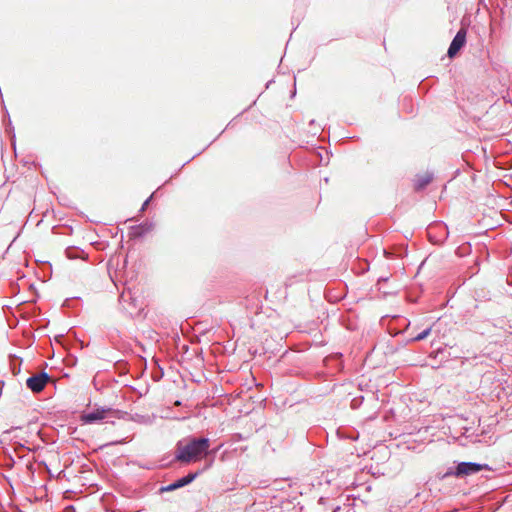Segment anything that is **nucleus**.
Returning <instances> with one entry per match:
<instances>
[{
    "instance_id": "8",
    "label": "nucleus",
    "mask_w": 512,
    "mask_h": 512,
    "mask_svg": "<svg viewBox=\"0 0 512 512\" xmlns=\"http://www.w3.org/2000/svg\"><path fill=\"white\" fill-rule=\"evenodd\" d=\"M155 418H156V416L154 414L152 416H150V415H142L139 413L131 414V413L127 412L126 418H123V419L134 421L139 424H150L153 422V420Z\"/></svg>"
},
{
    "instance_id": "7",
    "label": "nucleus",
    "mask_w": 512,
    "mask_h": 512,
    "mask_svg": "<svg viewBox=\"0 0 512 512\" xmlns=\"http://www.w3.org/2000/svg\"><path fill=\"white\" fill-rule=\"evenodd\" d=\"M198 475H199V472L189 473L188 475L176 480L175 482H173L167 486H162V493L174 491L178 488L184 487V486L190 484L192 481H194Z\"/></svg>"
},
{
    "instance_id": "10",
    "label": "nucleus",
    "mask_w": 512,
    "mask_h": 512,
    "mask_svg": "<svg viewBox=\"0 0 512 512\" xmlns=\"http://www.w3.org/2000/svg\"><path fill=\"white\" fill-rule=\"evenodd\" d=\"M65 255L68 259H83L87 257L84 250L77 246H69L65 249Z\"/></svg>"
},
{
    "instance_id": "17",
    "label": "nucleus",
    "mask_w": 512,
    "mask_h": 512,
    "mask_svg": "<svg viewBox=\"0 0 512 512\" xmlns=\"http://www.w3.org/2000/svg\"><path fill=\"white\" fill-rule=\"evenodd\" d=\"M22 316L24 318H26V319H29V318H32V317L36 316V308H33L30 311H24Z\"/></svg>"
},
{
    "instance_id": "2",
    "label": "nucleus",
    "mask_w": 512,
    "mask_h": 512,
    "mask_svg": "<svg viewBox=\"0 0 512 512\" xmlns=\"http://www.w3.org/2000/svg\"><path fill=\"white\" fill-rule=\"evenodd\" d=\"M127 411H123L120 409H114L112 407L105 406H97L90 412L82 413L80 416V421L82 424H97L102 422L104 419L108 417L112 418H126Z\"/></svg>"
},
{
    "instance_id": "20",
    "label": "nucleus",
    "mask_w": 512,
    "mask_h": 512,
    "mask_svg": "<svg viewBox=\"0 0 512 512\" xmlns=\"http://www.w3.org/2000/svg\"><path fill=\"white\" fill-rule=\"evenodd\" d=\"M25 303H26L25 301H23V302L19 303V304L17 305V307H16V308H17V310H18V311H22V306H23Z\"/></svg>"
},
{
    "instance_id": "18",
    "label": "nucleus",
    "mask_w": 512,
    "mask_h": 512,
    "mask_svg": "<svg viewBox=\"0 0 512 512\" xmlns=\"http://www.w3.org/2000/svg\"><path fill=\"white\" fill-rule=\"evenodd\" d=\"M165 417H166V418H185V416H172V415L170 414V412H167V413L165 414Z\"/></svg>"
},
{
    "instance_id": "9",
    "label": "nucleus",
    "mask_w": 512,
    "mask_h": 512,
    "mask_svg": "<svg viewBox=\"0 0 512 512\" xmlns=\"http://www.w3.org/2000/svg\"><path fill=\"white\" fill-rule=\"evenodd\" d=\"M3 122L5 125V131L9 135L12 145L15 149L16 148V134H15L14 127L12 125V121L10 119V115L7 110H5V117L3 119Z\"/></svg>"
},
{
    "instance_id": "19",
    "label": "nucleus",
    "mask_w": 512,
    "mask_h": 512,
    "mask_svg": "<svg viewBox=\"0 0 512 512\" xmlns=\"http://www.w3.org/2000/svg\"><path fill=\"white\" fill-rule=\"evenodd\" d=\"M153 360H154L155 365L160 369V359L157 358L156 356H154Z\"/></svg>"
},
{
    "instance_id": "22",
    "label": "nucleus",
    "mask_w": 512,
    "mask_h": 512,
    "mask_svg": "<svg viewBox=\"0 0 512 512\" xmlns=\"http://www.w3.org/2000/svg\"><path fill=\"white\" fill-rule=\"evenodd\" d=\"M63 337V334H60L58 336L55 337L56 340H58L59 338H62Z\"/></svg>"
},
{
    "instance_id": "12",
    "label": "nucleus",
    "mask_w": 512,
    "mask_h": 512,
    "mask_svg": "<svg viewBox=\"0 0 512 512\" xmlns=\"http://www.w3.org/2000/svg\"><path fill=\"white\" fill-rule=\"evenodd\" d=\"M432 174L425 173L424 175L417 176L415 179V188L416 190L424 189L431 181H432Z\"/></svg>"
},
{
    "instance_id": "6",
    "label": "nucleus",
    "mask_w": 512,
    "mask_h": 512,
    "mask_svg": "<svg viewBox=\"0 0 512 512\" xmlns=\"http://www.w3.org/2000/svg\"><path fill=\"white\" fill-rule=\"evenodd\" d=\"M465 43H466V29L461 28L457 32L455 37L453 38V40L448 48V52H447L448 56L450 58H453L460 51V49L464 46Z\"/></svg>"
},
{
    "instance_id": "16",
    "label": "nucleus",
    "mask_w": 512,
    "mask_h": 512,
    "mask_svg": "<svg viewBox=\"0 0 512 512\" xmlns=\"http://www.w3.org/2000/svg\"><path fill=\"white\" fill-rule=\"evenodd\" d=\"M140 467L151 470V469H155L157 467V463L156 462H145L143 464H140Z\"/></svg>"
},
{
    "instance_id": "3",
    "label": "nucleus",
    "mask_w": 512,
    "mask_h": 512,
    "mask_svg": "<svg viewBox=\"0 0 512 512\" xmlns=\"http://www.w3.org/2000/svg\"><path fill=\"white\" fill-rule=\"evenodd\" d=\"M486 467H487V465H481V464H478L475 462H461L456 466V468L454 470L449 469L445 473L444 477H448V476H452V475H454L456 477H464V476H468V475H473V474L480 472L481 470H483Z\"/></svg>"
},
{
    "instance_id": "21",
    "label": "nucleus",
    "mask_w": 512,
    "mask_h": 512,
    "mask_svg": "<svg viewBox=\"0 0 512 512\" xmlns=\"http://www.w3.org/2000/svg\"><path fill=\"white\" fill-rule=\"evenodd\" d=\"M3 309L11 310V306L6 305V306L3 307Z\"/></svg>"
},
{
    "instance_id": "14",
    "label": "nucleus",
    "mask_w": 512,
    "mask_h": 512,
    "mask_svg": "<svg viewBox=\"0 0 512 512\" xmlns=\"http://www.w3.org/2000/svg\"><path fill=\"white\" fill-rule=\"evenodd\" d=\"M160 190V187H158L142 204L141 208L139 209V214H141L146 208L149 206L152 199L155 197L157 192Z\"/></svg>"
},
{
    "instance_id": "1",
    "label": "nucleus",
    "mask_w": 512,
    "mask_h": 512,
    "mask_svg": "<svg viewBox=\"0 0 512 512\" xmlns=\"http://www.w3.org/2000/svg\"><path fill=\"white\" fill-rule=\"evenodd\" d=\"M209 447L208 438H191L178 446L176 458L184 463L196 462L207 455Z\"/></svg>"
},
{
    "instance_id": "13",
    "label": "nucleus",
    "mask_w": 512,
    "mask_h": 512,
    "mask_svg": "<svg viewBox=\"0 0 512 512\" xmlns=\"http://www.w3.org/2000/svg\"><path fill=\"white\" fill-rule=\"evenodd\" d=\"M22 359L16 355H10V370L14 376L18 375L21 371Z\"/></svg>"
},
{
    "instance_id": "4",
    "label": "nucleus",
    "mask_w": 512,
    "mask_h": 512,
    "mask_svg": "<svg viewBox=\"0 0 512 512\" xmlns=\"http://www.w3.org/2000/svg\"><path fill=\"white\" fill-rule=\"evenodd\" d=\"M50 380V375L45 371L37 373L27 378L26 386L34 393L41 392L47 382Z\"/></svg>"
},
{
    "instance_id": "11",
    "label": "nucleus",
    "mask_w": 512,
    "mask_h": 512,
    "mask_svg": "<svg viewBox=\"0 0 512 512\" xmlns=\"http://www.w3.org/2000/svg\"><path fill=\"white\" fill-rule=\"evenodd\" d=\"M119 303L123 307L124 310H128L125 304H129L130 306L136 307V299L132 296L130 291H123L119 295Z\"/></svg>"
},
{
    "instance_id": "5",
    "label": "nucleus",
    "mask_w": 512,
    "mask_h": 512,
    "mask_svg": "<svg viewBox=\"0 0 512 512\" xmlns=\"http://www.w3.org/2000/svg\"><path fill=\"white\" fill-rule=\"evenodd\" d=\"M154 226V222L146 219L137 225L131 226L129 229V235L133 239H141L145 237L154 228Z\"/></svg>"
},
{
    "instance_id": "15",
    "label": "nucleus",
    "mask_w": 512,
    "mask_h": 512,
    "mask_svg": "<svg viewBox=\"0 0 512 512\" xmlns=\"http://www.w3.org/2000/svg\"><path fill=\"white\" fill-rule=\"evenodd\" d=\"M430 332H431V327L425 329L424 331L419 333L417 336H415L414 340L421 341V340L425 339L430 334Z\"/></svg>"
}]
</instances>
